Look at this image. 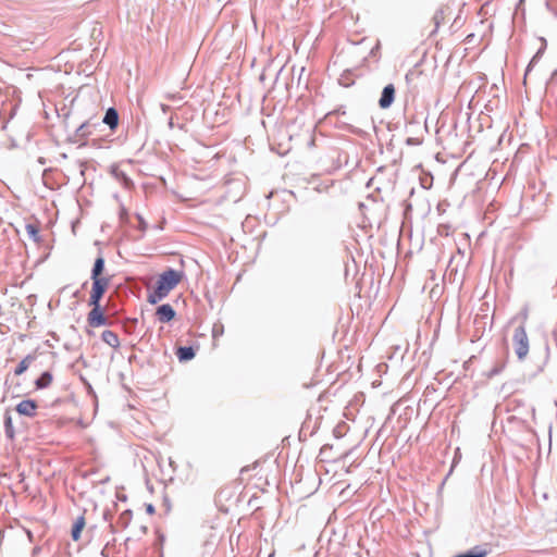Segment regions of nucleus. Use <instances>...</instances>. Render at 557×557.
I'll return each mask as SVG.
<instances>
[{
	"label": "nucleus",
	"mask_w": 557,
	"mask_h": 557,
	"mask_svg": "<svg viewBox=\"0 0 557 557\" xmlns=\"http://www.w3.org/2000/svg\"><path fill=\"white\" fill-rule=\"evenodd\" d=\"M156 315L162 323H168L175 318V310L169 304L161 305L157 308Z\"/></svg>",
	"instance_id": "nucleus-7"
},
{
	"label": "nucleus",
	"mask_w": 557,
	"mask_h": 557,
	"mask_svg": "<svg viewBox=\"0 0 557 557\" xmlns=\"http://www.w3.org/2000/svg\"><path fill=\"white\" fill-rule=\"evenodd\" d=\"M512 342L518 358L524 359L529 354V338L524 326L520 325L515 330Z\"/></svg>",
	"instance_id": "nucleus-3"
},
{
	"label": "nucleus",
	"mask_w": 557,
	"mask_h": 557,
	"mask_svg": "<svg viewBox=\"0 0 557 557\" xmlns=\"http://www.w3.org/2000/svg\"><path fill=\"white\" fill-rule=\"evenodd\" d=\"M52 374L50 372H44L36 381V387L41 389L48 387L52 383Z\"/></svg>",
	"instance_id": "nucleus-13"
},
{
	"label": "nucleus",
	"mask_w": 557,
	"mask_h": 557,
	"mask_svg": "<svg viewBox=\"0 0 557 557\" xmlns=\"http://www.w3.org/2000/svg\"><path fill=\"white\" fill-rule=\"evenodd\" d=\"M86 525V519L84 516H79L72 528V539L73 541L77 542L81 539L82 531L84 530Z\"/></svg>",
	"instance_id": "nucleus-8"
},
{
	"label": "nucleus",
	"mask_w": 557,
	"mask_h": 557,
	"mask_svg": "<svg viewBox=\"0 0 557 557\" xmlns=\"http://www.w3.org/2000/svg\"><path fill=\"white\" fill-rule=\"evenodd\" d=\"M101 338L106 344H108L112 348H117L120 346L119 336L113 331H103L101 334Z\"/></svg>",
	"instance_id": "nucleus-9"
},
{
	"label": "nucleus",
	"mask_w": 557,
	"mask_h": 557,
	"mask_svg": "<svg viewBox=\"0 0 557 557\" xmlns=\"http://www.w3.org/2000/svg\"><path fill=\"white\" fill-rule=\"evenodd\" d=\"M487 554H488V549L486 547L476 546V547L472 548L471 550H469L465 554L458 555L456 557H486Z\"/></svg>",
	"instance_id": "nucleus-12"
},
{
	"label": "nucleus",
	"mask_w": 557,
	"mask_h": 557,
	"mask_svg": "<svg viewBox=\"0 0 557 557\" xmlns=\"http://www.w3.org/2000/svg\"><path fill=\"white\" fill-rule=\"evenodd\" d=\"M451 15V9L448 5H442L436 10V12L433 15V23H434V29L433 33H435L442 24H444Z\"/></svg>",
	"instance_id": "nucleus-4"
},
{
	"label": "nucleus",
	"mask_w": 557,
	"mask_h": 557,
	"mask_svg": "<svg viewBox=\"0 0 557 557\" xmlns=\"http://www.w3.org/2000/svg\"><path fill=\"white\" fill-rule=\"evenodd\" d=\"M38 405L33 399H26L22 400L16 405V411L26 417H35L37 411Z\"/></svg>",
	"instance_id": "nucleus-5"
},
{
	"label": "nucleus",
	"mask_w": 557,
	"mask_h": 557,
	"mask_svg": "<svg viewBox=\"0 0 557 557\" xmlns=\"http://www.w3.org/2000/svg\"><path fill=\"white\" fill-rule=\"evenodd\" d=\"M33 360H34V356H32V355L26 356L16 367L14 374L17 376L23 374L28 369V367Z\"/></svg>",
	"instance_id": "nucleus-14"
},
{
	"label": "nucleus",
	"mask_w": 557,
	"mask_h": 557,
	"mask_svg": "<svg viewBox=\"0 0 557 557\" xmlns=\"http://www.w3.org/2000/svg\"><path fill=\"white\" fill-rule=\"evenodd\" d=\"M27 231L28 233L33 234V235H36L37 234V230L35 226L33 225H27Z\"/></svg>",
	"instance_id": "nucleus-17"
},
{
	"label": "nucleus",
	"mask_w": 557,
	"mask_h": 557,
	"mask_svg": "<svg viewBox=\"0 0 557 557\" xmlns=\"http://www.w3.org/2000/svg\"><path fill=\"white\" fill-rule=\"evenodd\" d=\"M146 510L149 515H153L154 513V508L151 504L147 505L146 507Z\"/></svg>",
	"instance_id": "nucleus-18"
},
{
	"label": "nucleus",
	"mask_w": 557,
	"mask_h": 557,
	"mask_svg": "<svg viewBox=\"0 0 557 557\" xmlns=\"http://www.w3.org/2000/svg\"><path fill=\"white\" fill-rule=\"evenodd\" d=\"M406 144L409 146H420L422 144V139L418 137H408Z\"/></svg>",
	"instance_id": "nucleus-15"
},
{
	"label": "nucleus",
	"mask_w": 557,
	"mask_h": 557,
	"mask_svg": "<svg viewBox=\"0 0 557 557\" xmlns=\"http://www.w3.org/2000/svg\"><path fill=\"white\" fill-rule=\"evenodd\" d=\"M121 181L125 187H129L132 185L131 180L128 177H126L124 174L121 175Z\"/></svg>",
	"instance_id": "nucleus-16"
},
{
	"label": "nucleus",
	"mask_w": 557,
	"mask_h": 557,
	"mask_svg": "<svg viewBox=\"0 0 557 557\" xmlns=\"http://www.w3.org/2000/svg\"><path fill=\"white\" fill-rule=\"evenodd\" d=\"M104 270V258L100 255L94 264L91 271L92 287L89 297V306L92 307L88 313L87 321L92 327H98L107 324V318L100 309V300L109 287V278L102 276Z\"/></svg>",
	"instance_id": "nucleus-1"
},
{
	"label": "nucleus",
	"mask_w": 557,
	"mask_h": 557,
	"mask_svg": "<svg viewBox=\"0 0 557 557\" xmlns=\"http://www.w3.org/2000/svg\"><path fill=\"white\" fill-rule=\"evenodd\" d=\"M176 356L181 362H185L195 357V351L193 347H178L176 349Z\"/></svg>",
	"instance_id": "nucleus-11"
},
{
	"label": "nucleus",
	"mask_w": 557,
	"mask_h": 557,
	"mask_svg": "<svg viewBox=\"0 0 557 557\" xmlns=\"http://www.w3.org/2000/svg\"><path fill=\"white\" fill-rule=\"evenodd\" d=\"M103 122L109 125L111 129H114L119 123V114L115 109L110 108L107 110Z\"/></svg>",
	"instance_id": "nucleus-10"
},
{
	"label": "nucleus",
	"mask_w": 557,
	"mask_h": 557,
	"mask_svg": "<svg viewBox=\"0 0 557 557\" xmlns=\"http://www.w3.org/2000/svg\"><path fill=\"white\" fill-rule=\"evenodd\" d=\"M395 99V87L393 84H388L384 87L379 104L382 109H387L394 102Z\"/></svg>",
	"instance_id": "nucleus-6"
},
{
	"label": "nucleus",
	"mask_w": 557,
	"mask_h": 557,
	"mask_svg": "<svg viewBox=\"0 0 557 557\" xmlns=\"http://www.w3.org/2000/svg\"><path fill=\"white\" fill-rule=\"evenodd\" d=\"M184 278V272L168 269L162 272L156 283V288L148 295V302L156 305L165 298Z\"/></svg>",
	"instance_id": "nucleus-2"
}]
</instances>
